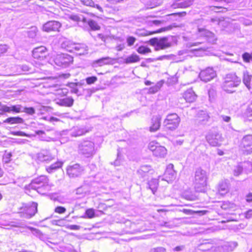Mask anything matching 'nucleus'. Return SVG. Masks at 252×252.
Segmentation results:
<instances>
[{
    "instance_id": "a19ab883",
    "label": "nucleus",
    "mask_w": 252,
    "mask_h": 252,
    "mask_svg": "<svg viewBox=\"0 0 252 252\" xmlns=\"http://www.w3.org/2000/svg\"><path fill=\"white\" fill-rule=\"evenodd\" d=\"M245 114L248 117H252V98L248 102Z\"/></svg>"
},
{
    "instance_id": "f8f14e48",
    "label": "nucleus",
    "mask_w": 252,
    "mask_h": 252,
    "mask_svg": "<svg viewBox=\"0 0 252 252\" xmlns=\"http://www.w3.org/2000/svg\"><path fill=\"white\" fill-rule=\"evenodd\" d=\"M197 36L199 37L204 38L211 44L215 43L217 41V38L214 33L204 28H198Z\"/></svg>"
},
{
    "instance_id": "aec40b11",
    "label": "nucleus",
    "mask_w": 252,
    "mask_h": 252,
    "mask_svg": "<svg viewBox=\"0 0 252 252\" xmlns=\"http://www.w3.org/2000/svg\"><path fill=\"white\" fill-rule=\"evenodd\" d=\"M172 27L171 26H168L165 27L161 28L156 31L154 32H148L145 30L144 29H138L136 30L135 34L140 36H145L149 35H151L156 33H160L163 32L171 30Z\"/></svg>"
},
{
    "instance_id": "72a5a7b5",
    "label": "nucleus",
    "mask_w": 252,
    "mask_h": 252,
    "mask_svg": "<svg viewBox=\"0 0 252 252\" xmlns=\"http://www.w3.org/2000/svg\"><path fill=\"white\" fill-rule=\"evenodd\" d=\"M158 185V180L156 179H152L151 181L148 183V188L152 190L153 194H155V192L157 191Z\"/></svg>"
},
{
    "instance_id": "c9c22d12",
    "label": "nucleus",
    "mask_w": 252,
    "mask_h": 252,
    "mask_svg": "<svg viewBox=\"0 0 252 252\" xmlns=\"http://www.w3.org/2000/svg\"><path fill=\"white\" fill-rule=\"evenodd\" d=\"M81 87V85L79 83H72L69 84V87L71 89L70 92L71 93L75 94L77 95H80L81 94V92H80L78 87Z\"/></svg>"
},
{
    "instance_id": "4be33fe9",
    "label": "nucleus",
    "mask_w": 252,
    "mask_h": 252,
    "mask_svg": "<svg viewBox=\"0 0 252 252\" xmlns=\"http://www.w3.org/2000/svg\"><path fill=\"white\" fill-rule=\"evenodd\" d=\"M194 0H174L171 7L173 8H185L192 4Z\"/></svg>"
},
{
    "instance_id": "0eeeda50",
    "label": "nucleus",
    "mask_w": 252,
    "mask_h": 252,
    "mask_svg": "<svg viewBox=\"0 0 252 252\" xmlns=\"http://www.w3.org/2000/svg\"><path fill=\"white\" fill-rule=\"evenodd\" d=\"M78 152L86 158L93 156L96 152L94 144L90 140H84L78 145Z\"/></svg>"
},
{
    "instance_id": "13d9d810",
    "label": "nucleus",
    "mask_w": 252,
    "mask_h": 252,
    "mask_svg": "<svg viewBox=\"0 0 252 252\" xmlns=\"http://www.w3.org/2000/svg\"><path fill=\"white\" fill-rule=\"evenodd\" d=\"M50 156V155L49 152L47 150H43L41 151V152L39 154L38 158H41L42 157V158H45V157H48Z\"/></svg>"
},
{
    "instance_id": "69168bd1",
    "label": "nucleus",
    "mask_w": 252,
    "mask_h": 252,
    "mask_svg": "<svg viewBox=\"0 0 252 252\" xmlns=\"http://www.w3.org/2000/svg\"><path fill=\"white\" fill-rule=\"evenodd\" d=\"M12 134L16 136H27V135L24 132L21 131H13L12 132Z\"/></svg>"
},
{
    "instance_id": "20e7f679",
    "label": "nucleus",
    "mask_w": 252,
    "mask_h": 252,
    "mask_svg": "<svg viewBox=\"0 0 252 252\" xmlns=\"http://www.w3.org/2000/svg\"><path fill=\"white\" fill-rule=\"evenodd\" d=\"M176 38L173 36L163 37L159 39L153 38L150 40L151 45L155 47L156 51L164 50L170 48L176 44Z\"/></svg>"
},
{
    "instance_id": "7c9ffc66",
    "label": "nucleus",
    "mask_w": 252,
    "mask_h": 252,
    "mask_svg": "<svg viewBox=\"0 0 252 252\" xmlns=\"http://www.w3.org/2000/svg\"><path fill=\"white\" fill-rule=\"evenodd\" d=\"M210 116L208 114L204 111H200L198 114V121L201 125H205L208 122Z\"/></svg>"
},
{
    "instance_id": "79ce46f5",
    "label": "nucleus",
    "mask_w": 252,
    "mask_h": 252,
    "mask_svg": "<svg viewBox=\"0 0 252 252\" xmlns=\"http://www.w3.org/2000/svg\"><path fill=\"white\" fill-rule=\"evenodd\" d=\"M137 51L141 54H146L151 52V49L147 46H141L138 48Z\"/></svg>"
},
{
    "instance_id": "a211bd4d",
    "label": "nucleus",
    "mask_w": 252,
    "mask_h": 252,
    "mask_svg": "<svg viewBox=\"0 0 252 252\" xmlns=\"http://www.w3.org/2000/svg\"><path fill=\"white\" fill-rule=\"evenodd\" d=\"M154 172V170L148 165L141 166L140 168L137 170V173L144 180H148L150 177H152L151 175Z\"/></svg>"
},
{
    "instance_id": "5fc2aeb1",
    "label": "nucleus",
    "mask_w": 252,
    "mask_h": 252,
    "mask_svg": "<svg viewBox=\"0 0 252 252\" xmlns=\"http://www.w3.org/2000/svg\"><path fill=\"white\" fill-rule=\"evenodd\" d=\"M149 5L150 8H153L155 7L158 6L161 4V1L160 0H152L150 2Z\"/></svg>"
},
{
    "instance_id": "423d86ee",
    "label": "nucleus",
    "mask_w": 252,
    "mask_h": 252,
    "mask_svg": "<svg viewBox=\"0 0 252 252\" xmlns=\"http://www.w3.org/2000/svg\"><path fill=\"white\" fill-rule=\"evenodd\" d=\"M240 83L241 79L235 73H229L226 75L222 87L225 92L233 93L235 92L233 89L238 87Z\"/></svg>"
},
{
    "instance_id": "864d4df0",
    "label": "nucleus",
    "mask_w": 252,
    "mask_h": 252,
    "mask_svg": "<svg viewBox=\"0 0 252 252\" xmlns=\"http://www.w3.org/2000/svg\"><path fill=\"white\" fill-rule=\"evenodd\" d=\"M136 39L133 36H127V37L126 38V42L127 43V45L128 46H132L134 44V42L136 41Z\"/></svg>"
},
{
    "instance_id": "0e129e2a",
    "label": "nucleus",
    "mask_w": 252,
    "mask_h": 252,
    "mask_svg": "<svg viewBox=\"0 0 252 252\" xmlns=\"http://www.w3.org/2000/svg\"><path fill=\"white\" fill-rule=\"evenodd\" d=\"M8 49V47L6 45H0V56L1 54L5 53Z\"/></svg>"
},
{
    "instance_id": "ea45409f",
    "label": "nucleus",
    "mask_w": 252,
    "mask_h": 252,
    "mask_svg": "<svg viewBox=\"0 0 252 252\" xmlns=\"http://www.w3.org/2000/svg\"><path fill=\"white\" fill-rule=\"evenodd\" d=\"M230 216L228 217V219L226 221H237L240 219V213L239 212L236 213H229Z\"/></svg>"
},
{
    "instance_id": "412c9836",
    "label": "nucleus",
    "mask_w": 252,
    "mask_h": 252,
    "mask_svg": "<svg viewBox=\"0 0 252 252\" xmlns=\"http://www.w3.org/2000/svg\"><path fill=\"white\" fill-rule=\"evenodd\" d=\"M176 174V172L173 169V165L169 164L166 167L164 173V178L162 180H165L169 183L175 179Z\"/></svg>"
},
{
    "instance_id": "e2e57ef3",
    "label": "nucleus",
    "mask_w": 252,
    "mask_h": 252,
    "mask_svg": "<svg viewBox=\"0 0 252 252\" xmlns=\"http://www.w3.org/2000/svg\"><path fill=\"white\" fill-rule=\"evenodd\" d=\"M125 48V44L124 42L120 44H117L115 47V49L118 51H121Z\"/></svg>"
},
{
    "instance_id": "3c124183",
    "label": "nucleus",
    "mask_w": 252,
    "mask_h": 252,
    "mask_svg": "<svg viewBox=\"0 0 252 252\" xmlns=\"http://www.w3.org/2000/svg\"><path fill=\"white\" fill-rule=\"evenodd\" d=\"M28 228L31 231L32 233L35 235L37 237H40L41 235H42V233L41 231L36 228L32 227H29Z\"/></svg>"
},
{
    "instance_id": "c85d7f7f",
    "label": "nucleus",
    "mask_w": 252,
    "mask_h": 252,
    "mask_svg": "<svg viewBox=\"0 0 252 252\" xmlns=\"http://www.w3.org/2000/svg\"><path fill=\"white\" fill-rule=\"evenodd\" d=\"M183 97L186 101L192 102L196 99V95L192 89H189L184 93Z\"/></svg>"
},
{
    "instance_id": "a878e982",
    "label": "nucleus",
    "mask_w": 252,
    "mask_h": 252,
    "mask_svg": "<svg viewBox=\"0 0 252 252\" xmlns=\"http://www.w3.org/2000/svg\"><path fill=\"white\" fill-rule=\"evenodd\" d=\"M56 103L60 106L64 107H71L74 103V99L71 96L65 97L56 100Z\"/></svg>"
},
{
    "instance_id": "f03ea898",
    "label": "nucleus",
    "mask_w": 252,
    "mask_h": 252,
    "mask_svg": "<svg viewBox=\"0 0 252 252\" xmlns=\"http://www.w3.org/2000/svg\"><path fill=\"white\" fill-rule=\"evenodd\" d=\"M208 174L206 171L201 168H197L193 180L194 188L196 191L205 192L207 185Z\"/></svg>"
},
{
    "instance_id": "680f3d73",
    "label": "nucleus",
    "mask_w": 252,
    "mask_h": 252,
    "mask_svg": "<svg viewBox=\"0 0 252 252\" xmlns=\"http://www.w3.org/2000/svg\"><path fill=\"white\" fill-rule=\"evenodd\" d=\"M150 252H166V250L163 247H157L152 249Z\"/></svg>"
},
{
    "instance_id": "4d7b16f0",
    "label": "nucleus",
    "mask_w": 252,
    "mask_h": 252,
    "mask_svg": "<svg viewBox=\"0 0 252 252\" xmlns=\"http://www.w3.org/2000/svg\"><path fill=\"white\" fill-rule=\"evenodd\" d=\"M86 215L89 218H93L94 217V211L93 209H89L86 211Z\"/></svg>"
},
{
    "instance_id": "4468645a",
    "label": "nucleus",
    "mask_w": 252,
    "mask_h": 252,
    "mask_svg": "<svg viewBox=\"0 0 252 252\" xmlns=\"http://www.w3.org/2000/svg\"><path fill=\"white\" fill-rule=\"evenodd\" d=\"M23 211V217L26 219L31 218L37 211V203L32 202L28 204L24 207Z\"/></svg>"
},
{
    "instance_id": "e433bc0d",
    "label": "nucleus",
    "mask_w": 252,
    "mask_h": 252,
    "mask_svg": "<svg viewBox=\"0 0 252 252\" xmlns=\"http://www.w3.org/2000/svg\"><path fill=\"white\" fill-rule=\"evenodd\" d=\"M237 246L238 244L237 242H231L224 244L223 247L227 252H229L233 251Z\"/></svg>"
},
{
    "instance_id": "6e6d98bb",
    "label": "nucleus",
    "mask_w": 252,
    "mask_h": 252,
    "mask_svg": "<svg viewBox=\"0 0 252 252\" xmlns=\"http://www.w3.org/2000/svg\"><path fill=\"white\" fill-rule=\"evenodd\" d=\"M81 3L85 5L94 7V3L92 0H80Z\"/></svg>"
},
{
    "instance_id": "c756f323",
    "label": "nucleus",
    "mask_w": 252,
    "mask_h": 252,
    "mask_svg": "<svg viewBox=\"0 0 252 252\" xmlns=\"http://www.w3.org/2000/svg\"><path fill=\"white\" fill-rule=\"evenodd\" d=\"M112 62V60L108 57L102 58L94 61L93 63V66L94 67L101 66L104 64L111 63Z\"/></svg>"
},
{
    "instance_id": "1a4fd4ad",
    "label": "nucleus",
    "mask_w": 252,
    "mask_h": 252,
    "mask_svg": "<svg viewBox=\"0 0 252 252\" xmlns=\"http://www.w3.org/2000/svg\"><path fill=\"white\" fill-rule=\"evenodd\" d=\"M240 148L244 155L252 153V135L244 136L241 140Z\"/></svg>"
},
{
    "instance_id": "f257e3e1",
    "label": "nucleus",
    "mask_w": 252,
    "mask_h": 252,
    "mask_svg": "<svg viewBox=\"0 0 252 252\" xmlns=\"http://www.w3.org/2000/svg\"><path fill=\"white\" fill-rule=\"evenodd\" d=\"M69 19L77 23L78 25L82 28L85 31H98L100 29V26L94 20L88 19L82 15H71Z\"/></svg>"
},
{
    "instance_id": "b1692460",
    "label": "nucleus",
    "mask_w": 252,
    "mask_h": 252,
    "mask_svg": "<svg viewBox=\"0 0 252 252\" xmlns=\"http://www.w3.org/2000/svg\"><path fill=\"white\" fill-rule=\"evenodd\" d=\"M23 106L21 105H3L1 107V110L4 112L18 113L22 112Z\"/></svg>"
},
{
    "instance_id": "6e6552de",
    "label": "nucleus",
    "mask_w": 252,
    "mask_h": 252,
    "mask_svg": "<svg viewBox=\"0 0 252 252\" xmlns=\"http://www.w3.org/2000/svg\"><path fill=\"white\" fill-rule=\"evenodd\" d=\"M180 122V118L176 113H171L167 115L163 126L167 129L174 130L178 127Z\"/></svg>"
},
{
    "instance_id": "ddd939ff",
    "label": "nucleus",
    "mask_w": 252,
    "mask_h": 252,
    "mask_svg": "<svg viewBox=\"0 0 252 252\" xmlns=\"http://www.w3.org/2000/svg\"><path fill=\"white\" fill-rule=\"evenodd\" d=\"M216 75V72L213 68L208 67L200 71L199 77L202 81L207 83L214 79Z\"/></svg>"
},
{
    "instance_id": "f3484780",
    "label": "nucleus",
    "mask_w": 252,
    "mask_h": 252,
    "mask_svg": "<svg viewBox=\"0 0 252 252\" xmlns=\"http://www.w3.org/2000/svg\"><path fill=\"white\" fill-rule=\"evenodd\" d=\"M61 24L56 21H49L42 26V30L46 32H58L61 27Z\"/></svg>"
},
{
    "instance_id": "774afa93",
    "label": "nucleus",
    "mask_w": 252,
    "mask_h": 252,
    "mask_svg": "<svg viewBox=\"0 0 252 252\" xmlns=\"http://www.w3.org/2000/svg\"><path fill=\"white\" fill-rule=\"evenodd\" d=\"M220 118L222 119V120L226 123H228L231 120V118L229 116H225V115H221Z\"/></svg>"
},
{
    "instance_id": "cd10ccee",
    "label": "nucleus",
    "mask_w": 252,
    "mask_h": 252,
    "mask_svg": "<svg viewBox=\"0 0 252 252\" xmlns=\"http://www.w3.org/2000/svg\"><path fill=\"white\" fill-rule=\"evenodd\" d=\"M221 208L228 211H239V206L236 205L233 203L229 201H223L221 205Z\"/></svg>"
},
{
    "instance_id": "39448f33",
    "label": "nucleus",
    "mask_w": 252,
    "mask_h": 252,
    "mask_svg": "<svg viewBox=\"0 0 252 252\" xmlns=\"http://www.w3.org/2000/svg\"><path fill=\"white\" fill-rule=\"evenodd\" d=\"M61 46L67 51L78 55L87 54L88 50V47L85 44L75 43L69 40L63 42Z\"/></svg>"
},
{
    "instance_id": "9d476101",
    "label": "nucleus",
    "mask_w": 252,
    "mask_h": 252,
    "mask_svg": "<svg viewBox=\"0 0 252 252\" xmlns=\"http://www.w3.org/2000/svg\"><path fill=\"white\" fill-rule=\"evenodd\" d=\"M208 143L212 146H219L222 141L221 134L217 131H210L206 136Z\"/></svg>"
},
{
    "instance_id": "9b49d317",
    "label": "nucleus",
    "mask_w": 252,
    "mask_h": 252,
    "mask_svg": "<svg viewBox=\"0 0 252 252\" xmlns=\"http://www.w3.org/2000/svg\"><path fill=\"white\" fill-rule=\"evenodd\" d=\"M73 57L66 54L58 55L55 59L56 65L62 67H66L73 62Z\"/></svg>"
},
{
    "instance_id": "f704fd0d",
    "label": "nucleus",
    "mask_w": 252,
    "mask_h": 252,
    "mask_svg": "<svg viewBox=\"0 0 252 252\" xmlns=\"http://www.w3.org/2000/svg\"><path fill=\"white\" fill-rule=\"evenodd\" d=\"M63 162L61 161H57L54 163L51 164L49 167H47L46 170L48 172L51 173L54 170H55L58 168H61L62 166Z\"/></svg>"
},
{
    "instance_id": "37998d69",
    "label": "nucleus",
    "mask_w": 252,
    "mask_h": 252,
    "mask_svg": "<svg viewBox=\"0 0 252 252\" xmlns=\"http://www.w3.org/2000/svg\"><path fill=\"white\" fill-rule=\"evenodd\" d=\"M218 191L221 194H223L227 191V187L225 183H221L219 185Z\"/></svg>"
},
{
    "instance_id": "c03bdc74",
    "label": "nucleus",
    "mask_w": 252,
    "mask_h": 252,
    "mask_svg": "<svg viewBox=\"0 0 252 252\" xmlns=\"http://www.w3.org/2000/svg\"><path fill=\"white\" fill-rule=\"evenodd\" d=\"M161 84L160 83H158L154 86L150 87L148 90V93L149 94H155L158 92L159 90Z\"/></svg>"
},
{
    "instance_id": "393cba45",
    "label": "nucleus",
    "mask_w": 252,
    "mask_h": 252,
    "mask_svg": "<svg viewBox=\"0 0 252 252\" xmlns=\"http://www.w3.org/2000/svg\"><path fill=\"white\" fill-rule=\"evenodd\" d=\"M161 117L159 115L154 116L151 120V126L150 127V131L155 132L158 130L160 126Z\"/></svg>"
},
{
    "instance_id": "58836bf2",
    "label": "nucleus",
    "mask_w": 252,
    "mask_h": 252,
    "mask_svg": "<svg viewBox=\"0 0 252 252\" xmlns=\"http://www.w3.org/2000/svg\"><path fill=\"white\" fill-rule=\"evenodd\" d=\"M252 77V76L249 74L247 71L243 72V83L248 88H249L250 87Z\"/></svg>"
},
{
    "instance_id": "473e14b6",
    "label": "nucleus",
    "mask_w": 252,
    "mask_h": 252,
    "mask_svg": "<svg viewBox=\"0 0 252 252\" xmlns=\"http://www.w3.org/2000/svg\"><path fill=\"white\" fill-rule=\"evenodd\" d=\"M139 61V57L136 54H132L124 59V63L129 64L138 62Z\"/></svg>"
},
{
    "instance_id": "49530a36",
    "label": "nucleus",
    "mask_w": 252,
    "mask_h": 252,
    "mask_svg": "<svg viewBox=\"0 0 252 252\" xmlns=\"http://www.w3.org/2000/svg\"><path fill=\"white\" fill-rule=\"evenodd\" d=\"M37 32L38 30L36 27H32L28 32V35L31 38H34L36 36Z\"/></svg>"
},
{
    "instance_id": "4c0bfd02",
    "label": "nucleus",
    "mask_w": 252,
    "mask_h": 252,
    "mask_svg": "<svg viewBox=\"0 0 252 252\" xmlns=\"http://www.w3.org/2000/svg\"><path fill=\"white\" fill-rule=\"evenodd\" d=\"M35 133L39 136V139L41 140L50 141L52 140L51 137L47 136L45 132L43 130H36Z\"/></svg>"
},
{
    "instance_id": "de8ad7c7",
    "label": "nucleus",
    "mask_w": 252,
    "mask_h": 252,
    "mask_svg": "<svg viewBox=\"0 0 252 252\" xmlns=\"http://www.w3.org/2000/svg\"><path fill=\"white\" fill-rule=\"evenodd\" d=\"M242 58L246 63H249L250 61L252 62V53L250 54L245 52L242 55Z\"/></svg>"
},
{
    "instance_id": "a18cd8bd",
    "label": "nucleus",
    "mask_w": 252,
    "mask_h": 252,
    "mask_svg": "<svg viewBox=\"0 0 252 252\" xmlns=\"http://www.w3.org/2000/svg\"><path fill=\"white\" fill-rule=\"evenodd\" d=\"M88 190L85 186L80 187L76 189V193L77 194L84 195L88 193Z\"/></svg>"
},
{
    "instance_id": "dca6fc26",
    "label": "nucleus",
    "mask_w": 252,
    "mask_h": 252,
    "mask_svg": "<svg viewBox=\"0 0 252 252\" xmlns=\"http://www.w3.org/2000/svg\"><path fill=\"white\" fill-rule=\"evenodd\" d=\"M84 169L79 164L76 163L70 165L66 169L67 174L70 177L74 178L81 175Z\"/></svg>"
},
{
    "instance_id": "6ab92c4d",
    "label": "nucleus",
    "mask_w": 252,
    "mask_h": 252,
    "mask_svg": "<svg viewBox=\"0 0 252 252\" xmlns=\"http://www.w3.org/2000/svg\"><path fill=\"white\" fill-rule=\"evenodd\" d=\"M47 55V49L45 46H41L35 48L32 51V56L34 59L39 61L43 60Z\"/></svg>"
},
{
    "instance_id": "338daca9",
    "label": "nucleus",
    "mask_w": 252,
    "mask_h": 252,
    "mask_svg": "<svg viewBox=\"0 0 252 252\" xmlns=\"http://www.w3.org/2000/svg\"><path fill=\"white\" fill-rule=\"evenodd\" d=\"M245 218L249 219L252 218V209H250L245 213Z\"/></svg>"
},
{
    "instance_id": "2f4dec72",
    "label": "nucleus",
    "mask_w": 252,
    "mask_h": 252,
    "mask_svg": "<svg viewBox=\"0 0 252 252\" xmlns=\"http://www.w3.org/2000/svg\"><path fill=\"white\" fill-rule=\"evenodd\" d=\"M24 122L23 119L19 117H9L6 119L3 123L9 124H22Z\"/></svg>"
},
{
    "instance_id": "2eb2a0df",
    "label": "nucleus",
    "mask_w": 252,
    "mask_h": 252,
    "mask_svg": "<svg viewBox=\"0 0 252 252\" xmlns=\"http://www.w3.org/2000/svg\"><path fill=\"white\" fill-rule=\"evenodd\" d=\"M154 142H151L149 144V149L153 152V155L157 157H164L166 154L167 150L163 146H156Z\"/></svg>"
},
{
    "instance_id": "5701e85b",
    "label": "nucleus",
    "mask_w": 252,
    "mask_h": 252,
    "mask_svg": "<svg viewBox=\"0 0 252 252\" xmlns=\"http://www.w3.org/2000/svg\"><path fill=\"white\" fill-rule=\"evenodd\" d=\"M88 132V130L83 126H76L72 127L69 131V134L72 137L83 135Z\"/></svg>"
},
{
    "instance_id": "7ed1b4c3",
    "label": "nucleus",
    "mask_w": 252,
    "mask_h": 252,
    "mask_svg": "<svg viewBox=\"0 0 252 252\" xmlns=\"http://www.w3.org/2000/svg\"><path fill=\"white\" fill-rule=\"evenodd\" d=\"M52 187L53 185L49 183L48 177L44 175L33 179L29 185L30 188L36 190L38 192L43 194L50 190Z\"/></svg>"
},
{
    "instance_id": "bb28decb",
    "label": "nucleus",
    "mask_w": 252,
    "mask_h": 252,
    "mask_svg": "<svg viewBox=\"0 0 252 252\" xmlns=\"http://www.w3.org/2000/svg\"><path fill=\"white\" fill-rule=\"evenodd\" d=\"M243 168L248 171L252 170V162H244L242 165H238L234 171L235 175L236 176L239 175L242 173Z\"/></svg>"
},
{
    "instance_id": "052dcab7",
    "label": "nucleus",
    "mask_w": 252,
    "mask_h": 252,
    "mask_svg": "<svg viewBox=\"0 0 252 252\" xmlns=\"http://www.w3.org/2000/svg\"><path fill=\"white\" fill-rule=\"evenodd\" d=\"M66 211V209L62 206H58L56 207L55 209V211L56 213L59 214H63Z\"/></svg>"
},
{
    "instance_id": "8fccbe9b",
    "label": "nucleus",
    "mask_w": 252,
    "mask_h": 252,
    "mask_svg": "<svg viewBox=\"0 0 252 252\" xmlns=\"http://www.w3.org/2000/svg\"><path fill=\"white\" fill-rule=\"evenodd\" d=\"M25 112L29 115H33L35 113V110L33 107H24L22 109V112Z\"/></svg>"
},
{
    "instance_id": "603ef678",
    "label": "nucleus",
    "mask_w": 252,
    "mask_h": 252,
    "mask_svg": "<svg viewBox=\"0 0 252 252\" xmlns=\"http://www.w3.org/2000/svg\"><path fill=\"white\" fill-rule=\"evenodd\" d=\"M97 80L96 76H91L86 78V81L87 84L91 85L94 84Z\"/></svg>"
},
{
    "instance_id": "bf43d9fd",
    "label": "nucleus",
    "mask_w": 252,
    "mask_h": 252,
    "mask_svg": "<svg viewBox=\"0 0 252 252\" xmlns=\"http://www.w3.org/2000/svg\"><path fill=\"white\" fill-rule=\"evenodd\" d=\"M216 93L213 89H210L208 91V95L210 100H213L214 99Z\"/></svg>"
},
{
    "instance_id": "09e8293b",
    "label": "nucleus",
    "mask_w": 252,
    "mask_h": 252,
    "mask_svg": "<svg viewBox=\"0 0 252 252\" xmlns=\"http://www.w3.org/2000/svg\"><path fill=\"white\" fill-rule=\"evenodd\" d=\"M163 21H164V20H149L148 21V24L151 26L153 25L158 26Z\"/></svg>"
}]
</instances>
